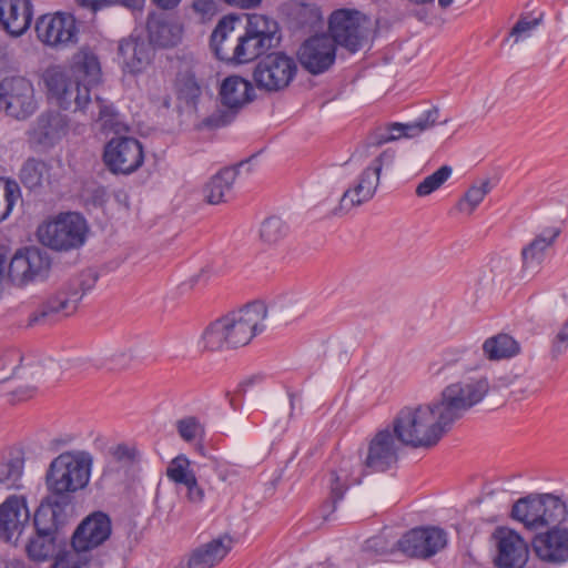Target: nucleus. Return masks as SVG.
Instances as JSON below:
<instances>
[{
  "label": "nucleus",
  "mask_w": 568,
  "mask_h": 568,
  "mask_svg": "<svg viewBox=\"0 0 568 568\" xmlns=\"http://www.w3.org/2000/svg\"><path fill=\"white\" fill-rule=\"evenodd\" d=\"M231 548V537L222 536L213 539L192 551L187 566L189 568H213L230 552Z\"/></svg>",
  "instance_id": "25"
},
{
  "label": "nucleus",
  "mask_w": 568,
  "mask_h": 568,
  "mask_svg": "<svg viewBox=\"0 0 568 568\" xmlns=\"http://www.w3.org/2000/svg\"><path fill=\"white\" fill-rule=\"evenodd\" d=\"M101 77L100 62L94 53L81 50L72 60L69 70L61 67L49 68L43 80L49 97L63 110L88 113L91 119L102 121L103 128L119 130L118 113L106 100L95 95L92 101L90 90Z\"/></svg>",
  "instance_id": "1"
},
{
  "label": "nucleus",
  "mask_w": 568,
  "mask_h": 568,
  "mask_svg": "<svg viewBox=\"0 0 568 568\" xmlns=\"http://www.w3.org/2000/svg\"><path fill=\"white\" fill-rule=\"evenodd\" d=\"M488 390L489 383L486 377L469 378L447 386L442 402L429 409L434 422L428 426V448L436 446L453 424L479 403Z\"/></svg>",
  "instance_id": "4"
},
{
  "label": "nucleus",
  "mask_w": 568,
  "mask_h": 568,
  "mask_svg": "<svg viewBox=\"0 0 568 568\" xmlns=\"http://www.w3.org/2000/svg\"><path fill=\"white\" fill-rule=\"evenodd\" d=\"M566 516V503L552 494H536L520 498L511 509V517L529 530L561 523Z\"/></svg>",
  "instance_id": "7"
},
{
  "label": "nucleus",
  "mask_w": 568,
  "mask_h": 568,
  "mask_svg": "<svg viewBox=\"0 0 568 568\" xmlns=\"http://www.w3.org/2000/svg\"><path fill=\"white\" fill-rule=\"evenodd\" d=\"M394 129V123L388 124L385 128L377 129L369 138V143L373 145H382L384 143L399 139L398 134Z\"/></svg>",
  "instance_id": "51"
},
{
  "label": "nucleus",
  "mask_w": 568,
  "mask_h": 568,
  "mask_svg": "<svg viewBox=\"0 0 568 568\" xmlns=\"http://www.w3.org/2000/svg\"><path fill=\"white\" fill-rule=\"evenodd\" d=\"M32 4L30 0H0V24L11 36L19 37L30 27Z\"/></svg>",
  "instance_id": "24"
},
{
  "label": "nucleus",
  "mask_w": 568,
  "mask_h": 568,
  "mask_svg": "<svg viewBox=\"0 0 568 568\" xmlns=\"http://www.w3.org/2000/svg\"><path fill=\"white\" fill-rule=\"evenodd\" d=\"M449 118L447 115H442L440 111L437 106H433L428 110V130H433L436 126L447 124Z\"/></svg>",
  "instance_id": "53"
},
{
  "label": "nucleus",
  "mask_w": 568,
  "mask_h": 568,
  "mask_svg": "<svg viewBox=\"0 0 568 568\" xmlns=\"http://www.w3.org/2000/svg\"><path fill=\"white\" fill-rule=\"evenodd\" d=\"M79 6L88 8L92 11H98L101 8L115 3L114 0H77Z\"/></svg>",
  "instance_id": "56"
},
{
  "label": "nucleus",
  "mask_w": 568,
  "mask_h": 568,
  "mask_svg": "<svg viewBox=\"0 0 568 568\" xmlns=\"http://www.w3.org/2000/svg\"><path fill=\"white\" fill-rule=\"evenodd\" d=\"M111 534V521L103 513L87 517L72 536V547L77 552L89 551L103 544Z\"/></svg>",
  "instance_id": "22"
},
{
  "label": "nucleus",
  "mask_w": 568,
  "mask_h": 568,
  "mask_svg": "<svg viewBox=\"0 0 568 568\" xmlns=\"http://www.w3.org/2000/svg\"><path fill=\"white\" fill-rule=\"evenodd\" d=\"M396 548L409 558H426V528L416 527L404 534L396 542Z\"/></svg>",
  "instance_id": "33"
},
{
  "label": "nucleus",
  "mask_w": 568,
  "mask_h": 568,
  "mask_svg": "<svg viewBox=\"0 0 568 568\" xmlns=\"http://www.w3.org/2000/svg\"><path fill=\"white\" fill-rule=\"evenodd\" d=\"M449 545V534L439 526H428V558L440 554Z\"/></svg>",
  "instance_id": "44"
},
{
  "label": "nucleus",
  "mask_w": 568,
  "mask_h": 568,
  "mask_svg": "<svg viewBox=\"0 0 568 568\" xmlns=\"http://www.w3.org/2000/svg\"><path fill=\"white\" fill-rule=\"evenodd\" d=\"M253 98L254 89L250 81L239 75L227 77L220 89L221 103L227 110H217L207 118V123L215 128L227 125L233 121L237 111Z\"/></svg>",
  "instance_id": "12"
},
{
  "label": "nucleus",
  "mask_w": 568,
  "mask_h": 568,
  "mask_svg": "<svg viewBox=\"0 0 568 568\" xmlns=\"http://www.w3.org/2000/svg\"><path fill=\"white\" fill-rule=\"evenodd\" d=\"M416 193L418 196L426 195V179L418 184V186L416 189Z\"/></svg>",
  "instance_id": "63"
},
{
  "label": "nucleus",
  "mask_w": 568,
  "mask_h": 568,
  "mask_svg": "<svg viewBox=\"0 0 568 568\" xmlns=\"http://www.w3.org/2000/svg\"><path fill=\"white\" fill-rule=\"evenodd\" d=\"M37 392H38L37 386H30V385L20 386L12 393V396H13L14 400L23 402V400H28V399L32 398L37 394Z\"/></svg>",
  "instance_id": "55"
},
{
  "label": "nucleus",
  "mask_w": 568,
  "mask_h": 568,
  "mask_svg": "<svg viewBox=\"0 0 568 568\" xmlns=\"http://www.w3.org/2000/svg\"><path fill=\"white\" fill-rule=\"evenodd\" d=\"M536 556L550 564L568 561V528H556L536 535L532 539Z\"/></svg>",
  "instance_id": "23"
},
{
  "label": "nucleus",
  "mask_w": 568,
  "mask_h": 568,
  "mask_svg": "<svg viewBox=\"0 0 568 568\" xmlns=\"http://www.w3.org/2000/svg\"><path fill=\"white\" fill-rule=\"evenodd\" d=\"M6 256L0 252V281L3 277Z\"/></svg>",
  "instance_id": "64"
},
{
  "label": "nucleus",
  "mask_w": 568,
  "mask_h": 568,
  "mask_svg": "<svg viewBox=\"0 0 568 568\" xmlns=\"http://www.w3.org/2000/svg\"><path fill=\"white\" fill-rule=\"evenodd\" d=\"M426 129V122L423 120H418L412 123H394V131L397 132L399 139L400 138H415L420 135Z\"/></svg>",
  "instance_id": "50"
},
{
  "label": "nucleus",
  "mask_w": 568,
  "mask_h": 568,
  "mask_svg": "<svg viewBox=\"0 0 568 568\" xmlns=\"http://www.w3.org/2000/svg\"><path fill=\"white\" fill-rule=\"evenodd\" d=\"M233 30L232 21L221 20L211 36V48L220 60L236 63V39L232 38Z\"/></svg>",
  "instance_id": "29"
},
{
  "label": "nucleus",
  "mask_w": 568,
  "mask_h": 568,
  "mask_svg": "<svg viewBox=\"0 0 568 568\" xmlns=\"http://www.w3.org/2000/svg\"><path fill=\"white\" fill-rule=\"evenodd\" d=\"M150 42L158 47H173L182 37L181 26L172 20L153 18L148 21Z\"/></svg>",
  "instance_id": "30"
},
{
  "label": "nucleus",
  "mask_w": 568,
  "mask_h": 568,
  "mask_svg": "<svg viewBox=\"0 0 568 568\" xmlns=\"http://www.w3.org/2000/svg\"><path fill=\"white\" fill-rule=\"evenodd\" d=\"M38 124L41 134L45 139L55 140L67 133L69 120L59 112H47L39 118Z\"/></svg>",
  "instance_id": "38"
},
{
  "label": "nucleus",
  "mask_w": 568,
  "mask_h": 568,
  "mask_svg": "<svg viewBox=\"0 0 568 568\" xmlns=\"http://www.w3.org/2000/svg\"><path fill=\"white\" fill-rule=\"evenodd\" d=\"M166 477L176 485H185L196 476L191 468L190 459L184 455H179L170 462Z\"/></svg>",
  "instance_id": "42"
},
{
  "label": "nucleus",
  "mask_w": 568,
  "mask_h": 568,
  "mask_svg": "<svg viewBox=\"0 0 568 568\" xmlns=\"http://www.w3.org/2000/svg\"><path fill=\"white\" fill-rule=\"evenodd\" d=\"M119 53L132 73L142 71L150 62V50L144 42L132 39L122 40L119 44Z\"/></svg>",
  "instance_id": "31"
},
{
  "label": "nucleus",
  "mask_w": 568,
  "mask_h": 568,
  "mask_svg": "<svg viewBox=\"0 0 568 568\" xmlns=\"http://www.w3.org/2000/svg\"><path fill=\"white\" fill-rule=\"evenodd\" d=\"M351 463L348 460L343 462L338 469L329 473L328 485L333 509H335V504L344 497L345 491L351 485Z\"/></svg>",
  "instance_id": "39"
},
{
  "label": "nucleus",
  "mask_w": 568,
  "mask_h": 568,
  "mask_svg": "<svg viewBox=\"0 0 568 568\" xmlns=\"http://www.w3.org/2000/svg\"><path fill=\"white\" fill-rule=\"evenodd\" d=\"M92 465L93 456L87 450H68L54 457L44 476L50 495L41 504L63 513L70 495L88 486Z\"/></svg>",
  "instance_id": "3"
},
{
  "label": "nucleus",
  "mask_w": 568,
  "mask_h": 568,
  "mask_svg": "<svg viewBox=\"0 0 568 568\" xmlns=\"http://www.w3.org/2000/svg\"><path fill=\"white\" fill-rule=\"evenodd\" d=\"M24 454L20 449H11L0 458V488L20 489L24 470Z\"/></svg>",
  "instance_id": "27"
},
{
  "label": "nucleus",
  "mask_w": 568,
  "mask_h": 568,
  "mask_svg": "<svg viewBox=\"0 0 568 568\" xmlns=\"http://www.w3.org/2000/svg\"><path fill=\"white\" fill-rule=\"evenodd\" d=\"M97 280L95 272L91 270L70 278L54 295L30 314L28 325L47 324L60 316L73 314L82 297L94 287Z\"/></svg>",
  "instance_id": "5"
},
{
  "label": "nucleus",
  "mask_w": 568,
  "mask_h": 568,
  "mask_svg": "<svg viewBox=\"0 0 568 568\" xmlns=\"http://www.w3.org/2000/svg\"><path fill=\"white\" fill-rule=\"evenodd\" d=\"M103 160L111 172L131 174L144 162L142 144L130 136L113 138L104 148Z\"/></svg>",
  "instance_id": "14"
},
{
  "label": "nucleus",
  "mask_w": 568,
  "mask_h": 568,
  "mask_svg": "<svg viewBox=\"0 0 568 568\" xmlns=\"http://www.w3.org/2000/svg\"><path fill=\"white\" fill-rule=\"evenodd\" d=\"M288 234L287 224L277 216L264 220L260 229V239L267 245H275Z\"/></svg>",
  "instance_id": "40"
},
{
  "label": "nucleus",
  "mask_w": 568,
  "mask_h": 568,
  "mask_svg": "<svg viewBox=\"0 0 568 568\" xmlns=\"http://www.w3.org/2000/svg\"><path fill=\"white\" fill-rule=\"evenodd\" d=\"M22 361L20 352L16 348H0V374L8 373L3 379L13 375Z\"/></svg>",
  "instance_id": "47"
},
{
  "label": "nucleus",
  "mask_w": 568,
  "mask_h": 568,
  "mask_svg": "<svg viewBox=\"0 0 568 568\" xmlns=\"http://www.w3.org/2000/svg\"><path fill=\"white\" fill-rule=\"evenodd\" d=\"M49 178L48 165L40 160L29 159L20 171V180L30 190L37 189Z\"/></svg>",
  "instance_id": "36"
},
{
  "label": "nucleus",
  "mask_w": 568,
  "mask_h": 568,
  "mask_svg": "<svg viewBox=\"0 0 568 568\" xmlns=\"http://www.w3.org/2000/svg\"><path fill=\"white\" fill-rule=\"evenodd\" d=\"M495 545L494 565L497 568H524L529 558V548L524 538L513 529L499 527L493 536Z\"/></svg>",
  "instance_id": "15"
},
{
  "label": "nucleus",
  "mask_w": 568,
  "mask_h": 568,
  "mask_svg": "<svg viewBox=\"0 0 568 568\" xmlns=\"http://www.w3.org/2000/svg\"><path fill=\"white\" fill-rule=\"evenodd\" d=\"M568 351V318L555 332L550 341V356L557 359Z\"/></svg>",
  "instance_id": "45"
},
{
  "label": "nucleus",
  "mask_w": 568,
  "mask_h": 568,
  "mask_svg": "<svg viewBox=\"0 0 568 568\" xmlns=\"http://www.w3.org/2000/svg\"><path fill=\"white\" fill-rule=\"evenodd\" d=\"M112 455L119 462H130L134 458L135 450L122 444L113 449Z\"/></svg>",
  "instance_id": "54"
},
{
  "label": "nucleus",
  "mask_w": 568,
  "mask_h": 568,
  "mask_svg": "<svg viewBox=\"0 0 568 568\" xmlns=\"http://www.w3.org/2000/svg\"><path fill=\"white\" fill-rule=\"evenodd\" d=\"M400 443L387 427L378 430L369 440L364 467L371 473H383L398 462Z\"/></svg>",
  "instance_id": "16"
},
{
  "label": "nucleus",
  "mask_w": 568,
  "mask_h": 568,
  "mask_svg": "<svg viewBox=\"0 0 568 568\" xmlns=\"http://www.w3.org/2000/svg\"><path fill=\"white\" fill-rule=\"evenodd\" d=\"M453 168L449 165H442L434 173L428 175V194L440 189L444 183L450 178Z\"/></svg>",
  "instance_id": "49"
},
{
  "label": "nucleus",
  "mask_w": 568,
  "mask_h": 568,
  "mask_svg": "<svg viewBox=\"0 0 568 568\" xmlns=\"http://www.w3.org/2000/svg\"><path fill=\"white\" fill-rule=\"evenodd\" d=\"M176 87L180 97L186 102H193L201 94V87L191 69L179 72Z\"/></svg>",
  "instance_id": "43"
},
{
  "label": "nucleus",
  "mask_w": 568,
  "mask_h": 568,
  "mask_svg": "<svg viewBox=\"0 0 568 568\" xmlns=\"http://www.w3.org/2000/svg\"><path fill=\"white\" fill-rule=\"evenodd\" d=\"M490 191L489 180H483L479 184L471 185L464 196L457 202L455 209L467 216L471 215Z\"/></svg>",
  "instance_id": "37"
},
{
  "label": "nucleus",
  "mask_w": 568,
  "mask_h": 568,
  "mask_svg": "<svg viewBox=\"0 0 568 568\" xmlns=\"http://www.w3.org/2000/svg\"><path fill=\"white\" fill-rule=\"evenodd\" d=\"M38 109L33 84L24 77H8L0 82V110L16 120H26Z\"/></svg>",
  "instance_id": "11"
},
{
  "label": "nucleus",
  "mask_w": 568,
  "mask_h": 568,
  "mask_svg": "<svg viewBox=\"0 0 568 568\" xmlns=\"http://www.w3.org/2000/svg\"><path fill=\"white\" fill-rule=\"evenodd\" d=\"M179 435L185 442H193L203 435V427L195 417H186L176 423Z\"/></svg>",
  "instance_id": "46"
},
{
  "label": "nucleus",
  "mask_w": 568,
  "mask_h": 568,
  "mask_svg": "<svg viewBox=\"0 0 568 568\" xmlns=\"http://www.w3.org/2000/svg\"><path fill=\"white\" fill-rule=\"evenodd\" d=\"M158 7L162 9H173L175 8L181 0H152Z\"/></svg>",
  "instance_id": "61"
},
{
  "label": "nucleus",
  "mask_w": 568,
  "mask_h": 568,
  "mask_svg": "<svg viewBox=\"0 0 568 568\" xmlns=\"http://www.w3.org/2000/svg\"><path fill=\"white\" fill-rule=\"evenodd\" d=\"M392 433L405 446H426V409L422 405L402 408L393 420Z\"/></svg>",
  "instance_id": "17"
},
{
  "label": "nucleus",
  "mask_w": 568,
  "mask_h": 568,
  "mask_svg": "<svg viewBox=\"0 0 568 568\" xmlns=\"http://www.w3.org/2000/svg\"><path fill=\"white\" fill-rule=\"evenodd\" d=\"M295 59L284 52H272L255 65L253 79L258 89L278 92L286 89L297 74Z\"/></svg>",
  "instance_id": "10"
},
{
  "label": "nucleus",
  "mask_w": 568,
  "mask_h": 568,
  "mask_svg": "<svg viewBox=\"0 0 568 568\" xmlns=\"http://www.w3.org/2000/svg\"><path fill=\"white\" fill-rule=\"evenodd\" d=\"M85 220L78 213H63L42 223L37 231L39 241L55 251L78 248L85 241Z\"/></svg>",
  "instance_id": "8"
},
{
  "label": "nucleus",
  "mask_w": 568,
  "mask_h": 568,
  "mask_svg": "<svg viewBox=\"0 0 568 568\" xmlns=\"http://www.w3.org/2000/svg\"><path fill=\"white\" fill-rule=\"evenodd\" d=\"M236 176V168H224L219 171L204 186L205 201L213 205L226 202Z\"/></svg>",
  "instance_id": "28"
},
{
  "label": "nucleus",
  "mask_w": 568,
  "mask_h": 568,
  "mask_svg": "<svg viewBox=\"0 0 568 568\" xmlns=\"http://www.w3.org/2000/svg\"><path fill=\"white\" fill-rule=\"evenodd\" d=\"M267 307L255 301L212 322L202 333L199 345L203 352H220L247 345L265 329Z\"/></svg>",
  "instance_id": "2"
},
{
  "label": "nucleus",
  "mask_w": 568,
  "mask_h": 568,
  "mask_svg": "<svg viewBox=\"0 0 568 568\" xmlns=\"http://www.w3.org/2000/svg\"><path fill=\"white\" fill-rule=\"evenodd\" d=\"M30 520L26 497L12 495L0 505V539L16 544Z\"/></svg>",
  "instance_id": "19"
},
{
  "label": "nucleus",
  "mask_w": 568,
  "mask_h": 568,
  "mask_svg": "<svg viewBox=\"0 0 568 568\" xmlns=\"http://www.w3.org/2000/svg\"><path fill=\"white\" fill-rule=\"evenodd\" d=\"M51 268V260L45 251L31 246L19 250L9 264L8 276L18 286L43 281Z\"/></svg>",
  "instance_id": "13"
},
{
  "label": "nucleus",
  "mask_w": 568,
  "mask_h": 568,
  "mask_svg": "<svg viewBox=\"0 0 568 568\" xmlns=\"http://www.w3.org/2000/svg\"><path fill=\"white\" fill-rule=\"evenodd\" d=\"M36 32L39 40L57 47L75 40V20L71 14H44L37 20Z\"/></svg>",
  "instance_id": "21"
},
{
  "label": "nucleus",
  "mask_w": 568,
  "mask_h": 568,
  "mask_svg": "<svg viewBox=\"0 0 568 568\" xmlns=\"http://www.w3.org/2000/svg\"><path fill=\"white\" fill-rule=\"evenodd\" d=\"M193 8L203 14L210 13L213 10V2L207 0H195Z\"/></svg>",
  "instance_id": "57"
},
{
  "label": "nucleus",
  "mask_w": 568,
  "mask_h": 568,
  "mask_svg": "<svg viewBox=\"0 0 568 568\" xmlns=\"http://www.w3.org/2000/svg\"><path fill=\"white\" fill-rule=\"evenodd\" d=\"M115 3H121L129 8H136L141 4L142 0H114Z\"/></svg>",
  "instance_id": "62"
},
{
  "label": "nucleus",
  "mask_w": 568,
  "mask_h": 568,
  "mask_svg": "<svg viewBox=\"0 0 568 568\" xmlns=\"http://www.w3.org/2000/svg\"><path fill=\"white\" fill-rule=\"evenodd\" d=\"M335 58V41L328 34L307 39L298 50L301 64L313 74L326 71L334 63Z\"/></svg>",
  "instance_id": "18"
},
{
  "label": "nucleus",
  "mask_w": 568,
  "mask_h": 568,
  "mask_svg": "<svg viewBox=\"0 0 568 568\" xmlns=\"http://www.w3.org/2000/svg\"><path fill=\"white\" fill-rule=\"evenodd\" d=\"M20 197L19 184L16 181L0 178V222L10 215L16 202Z\"/></svg>",
  "instance_id": "41"
},
{
  "label": "nucleus",
  "mask_w": 568,
  "mask_h": 568,
  "mask_svg": "<svg viewBox=\"0 0 568 568\" xmlns=\"http://www.w3.org/2000/svg\"><path fill=\"white\" fill-rule=\"evenodd\" d=\"M245 31L265 40L266 44L275 45L278 41L276 37L277 23L262 14H252L247 19Z\"/></svg>",
  "instance_id": "35"
},
{
  "label": "nucleus",
  "mask_w": 568,
  "mask_h": 568,
  "mask_svg": "<svg viewBox=\"0 0 568 568\" xmlns=\"http://www.w3.org/2000/svg\"><path fill=\"white\" fill-rule=\"evenodd\" d=\"M559 227H547L521 250L523 271H535L542 263L546 251L560 235Z\"/></svg>",
  "instance_id": "26"
},
{
  "label": "nucleus",
  "mask_w": 568,
  "mask_h": 568,
  "mask_svg": "<svg viewBox=\"0 0 568 568\" xmlns=\"http://www.w3.org/2000/svg\"><path fill=\"white\" fill-rule=\"evenodd\" d=\"M483 351L488 359L499 361L516 356L520 352V346L510 335L498 334L484 342Z\"/></svg>",
  "instance_id": "32"
},
{
  "label": "nucleus",
  "mask_w": 568,
  "mask_h": 568,
  "mask_svg": "<svg viewBox=\"0 0 568 568\" xmlns=\"http://www.w3.org/2000/svg\"><path fill=\"white\" fill-rule=\"evenodd\" d=\"M260 379V376H251L248 378H245L243 382L239 384L236 393L244 395L247 392L248 387L257 383Z\"/></svg>",
  "instance_id": "58"
},
{
  "label": "nucleus",
  "mask_w": 568,
  "mask_h": 568,
  "mask_svg": "<svg viewBox=\"0 0 568 568\" xmlns=\"http://www.w3.org/2000/svg\"><path fill=\"white\" fill-rule=\"evenodd\" d=\"M540 23L539 18H520L515 26L511 28L509 32V37L515 39V42H518L531 34V31L536 29Z\"/></svg>",
  "instance_id": "48"
},
{
  "label": "nucleus",
  "mask_w": 568,
  "mask_h": 568,
  "mask_svg": "<svg viewBox=\"0 0 568 568\" xmlns=\"http://www.w3.org/2000/svg\"><path fill=\"white\" fill-rule=\"evenodd\" d=\"M227 3L240 8H252L257 6L261 0H225Z\"/></svg>",
  "instance_id": "60"
},
{
  "label": "nucleus",
  "mask_w": 568,
  "mask_h": 568,
  "mask_svg": "<svg viewBox=\"0 0 568 568\" xmlns=\"http://www.w3.org/2000/svg\"><path fill=\"white\" fill-rule=\"evenodd\" d=\"M112 361L114 362V367L124 368L130 364L131 356L125 353H121L119 355H113Z\"/></svg>",
  "instance_id": "59"
},
{
  "label": "nucleus",
  "mask_w": 568,
  "mask_h": 568,
  "mask_svg": "<svg viewBox=\"0 0 568 568\" xmlns=\"http://www.w3.org/2000/svg\"><path fill=\"white\" fill-rule=\"evenodd\" d=\"M183 486L186 488V499L190 503L199 505L204 500L205 494L196 477Z\"/></svg>",
  "instance_id": "52"
},
{
  "label": "nucleus",
  "mask_w": 568,
  "mask_h": 568,
  "mask_svg": "<svg viewBox=\"0 0 568 568\" xmlns=\"http://www.w3.org/2000/svg\"><path fill=\"white\" fill-rule=\"evenodd\" d=\"M395 161V151L388 149L375 158L342 194L338 205L333 210L335 216L348 214L372 201L381 183V173L384 168H389Z\"/></svg>",
  "instance_id": "6"
},
{
  "label": "nucleus",
  "mask_w": 568,
  "mask_h": 568,
  "mask_svg": "<svg viewBox=\"0 0 568 568\" xmlns=\"http://www.w3.org/2000/svg\"><path fill=\"white\" fill-rule=\"evenodd\" d=\"M36 535L26 545L28 557L33 561H45L54 556L55 534L63 523V513L50 505H40L34 514Z\"/></svg>",
  "instance_id": "9"
},
{
  "label": "nucleus",
  "mask_w": 568,
  "mask_h": 568,
  "mask_svg": "<svg viewBox=\"0 0 568 568\" xmlns=\"http://www.w3.org/2000/svg\"><path fill=\"white\" fill-rule=\"evenodd\" d=\"M271 48L272 45L266 44L265 40L254 34H248V32L245 31L243 36L236 38V63L250 62Z\"/></svg>",
  "instance_id": "34"
},
{
  "label": "nucleus",
  "mask_w": 568,
  "mask_h": 568,
  "mask_svg": "<svg viewBox=\"0 0 568 568\" xmlns=\"http://www.w3.org/2000/svg\"><path fill=\"white\" fill-rule=\"evenodd\" d=\"M329 37L335 45L339 44L351 52H356L364 39L363 28L359 23V13L348 10H337L329 18Z\"/></svg>",
  "instance_id": "20"
}]
</instances>
